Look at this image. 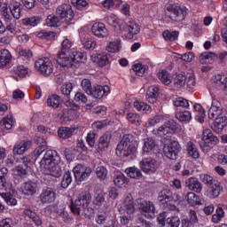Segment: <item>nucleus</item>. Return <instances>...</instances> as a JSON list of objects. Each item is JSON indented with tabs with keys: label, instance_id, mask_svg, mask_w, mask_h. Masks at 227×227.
<instances>
[{
	"label": "nucleus",
	"instance_id": "79ce46f5",
	"mask_svg": "<svg viewBox=\"0 0 227 227\" xmlns=\"http://www.w3.org/2000/svg\"><path fill=\"white\" fill-rule=\"evenodd\" d=\"M169 203V208L170 210H178V205L182 203V200H180V196L176 193L171 194L170 192V201Z\"/></svg>",
	"mask_w": 227,
	"mask_h": 227
},
{
	"label": "nucleus",
	"instance_id": "09e8293b",
	"mask_svg": "<svg viewBox=\"0 0 227 227\" xmlns=\"http://www.w3.org/2000/svg\"><path fill=\"white\" fill-rule=\"evenodd\" d=\"M9 192L0 193V196L4 200L5 203H7L10 207H15L17 205V199L13 198V195Z\"/></svg>",
	"mask_w": 227,
	"mask_h": 227
},
{
	"label": "nucleus",
	"instance_id": "864d4df0",
	"mask_svg": "<svg viewBox=\"0 0 227 227\" xmlns=\"http://www.w3.org/2000/svg\"><path fill=\"white\" fill-rule=\"evenodd\" d=\"M95 173L98 180L104 181L106 178H107V168L104 166L97 167Z\"/></svg>",
	"mask_w": 227,
	"mask_h": 227
},
{
	"label": "nucleus",
	"instance_id": "c756f323",
	"mask_svg": "<svg viewBox=\"0 0 227 227\" xmlns=\"http://www.w3.org/2000/svg\"><path fill=\"white\" fill-rule=\"evenodd\" d=\"M133 106H134L135 109H137V111H139L140 113H143L144 114H148L152 113V107L150 106V105H148L143 101L136 100V101H134Z\"/></svg>",
	"mask_w": 227,
	"mask_h": 227
},
{
	"label": "nucleus",
	"instance_id": "e433bc0d",
	"mask_svg": "<svg viewBox=\"0 0 227 227\" xmlns=\"http://www.w3.org/2000/svg\"><path fill=\"white\" fill-rule=\"evenodd\" d=\"M12 60V54L8 50L0 51V67H6Z\"/></svg>",
	"mask_w": 227,
	"mask_h": 227
},
{
	"label": "nucleus",
	"instance_id": "e2e57ef3",
	"mask_svg": "<svg viewBox=\"0 0 227 227\" xmlns=\"http://www.w3.org/2000/svg\"><path fill=\"white\" fill-rule=\"evenodd\" d=\"M162 35L165 40H169L170 42H174V40L178 38V32L176 31L170 32L169 30H167L164 31Z\"/></svg>",
	"mask_w": 227,
	"mask_h": 227
},
{
	"label": "nucleus",
	"instance_id": "8fccbe9b",
	"mask_svg": "<svg viewBox=\"0 0 227 227\" xmlns=\"http://www.w3.org/2000/svg\"><path fill=\"white\" fill-rule=\"evenodd\" d=\"M74 133V129L62 127L58 130L59 137H61L62 139H68V137H72V134Z\"/></svg>",
	"mask_w": 227,
	"mask_h": 227
},
{
	"label": "nucleus",
	"instance_id": "4468645a",
	"mask_svg": "<svg viewBox=\"0 0 227 227\" xmlns=\"http://www.w3.org/2000/svg\"><path fill=\"white\" fill-rule=\"evenodd\" d=\"M91 33L97 38H107L109 36V30H107V27L102 22L94 23L91 27Z\"/></svg>",
	"mask_w": 227,
	"mask_h": 227
},
{
	"label": "nucleus",
	"instance_id": "423d86ee",
	"mask_svg": "<svg viewBox=\"0 0 227 227\" xmlns=\"http://www.w3.org/2000/svg\"><path fill=\"white\" fill-rule=\"evenodd\" d=\"M135 205L140 214L145 216L146 219H153V217H155V204H153V202L138 199L136 200Z\"/></svg>",
	"mask_w": 227,
	"mask_h": 227
},
{
	"label": "nucleus",
	"instance_id": "a211bd4d",
	"mask_svg": "<svg viewBox=\"0 0 227 227\" xmlns=\"http://www.w3.org/2000/svg\"><path fill=\"white\" fill-rule=\"evenodd\" d=\"M221 191H223L221 183L219 181H213L212 184L208 186L206 194L207 198L215 199L217 198L219 194H221Z\"/></svg>",
	"mask_w": 227,
	"mask_h": 227
},
{
	"label": "nucleus",
	"instance_id": "3c124183",
	"mask_svg": "<svg viewBox=\"0 0 227 227\" xmlns=\"http://www.w3.org/2000/svg\"><path fill=\"white\" fill-rule=\"evenodd\" d=\"M173 104L175 107H183L184 109H189V100L184 98L179 97L173 99Z\"/></svg>",
	"mask_w": 227,
	"mask_h": 227
},
{
	"label": "nucleus",
	"instance_id": "c9c22d12",
	"mask_svg": "<svg viewBox=\"0 0 227 227\" xmlns=\"http://www.w3.org/2000/svg\"><path fill=\"white\" fill-rule=\"evenodd\" d=\"M158 77L162 84H165L166 86H169V84L173 82V76H171V74L168 71L162 70L158 74Z\"/></svg>",
	"mask_w": 227,
	"mask_h": 227
},
{
	"label": "nucleus",
	"instance_id": "6e6552de",
	"mask_svg": "<svg viewBox=\"0 0 227 227\" xmlns=\"http://www.w3.org/2000/svg\"><path fill=\"white\" fill-rule=\"evenodd\" d=\"M35 67L37 72H40L43 75H51L54 72V65L49 58H41L35 63Z\"/></svg>",
	"mask_w": 227,
	"mask_h": 227
},
{
	"label": "nucleus",
	"instance_id": "4be33fe9",
	"mask_svg": "<svg viewBox=\"0 0 227 227\" xmlns=\"http://www.w3.org/2000/svg\"><path fill=\"white\" fill-rule=\"evenodd\" d=\"M212 84L216 90H226L227 88V78L221 74H215L212 77Z\"/></svg>",
	"mask_w": 227,
	"mask_h": 227
},
{
	"label": "nucleus",
	"instance_id": "37998d69",
	"mask_svg": "<svg viewBox=\"0 0 227 227\" xmlns=\"http://www.w3.org/2000/svg\"><path fill=\"white\" fill-rule=\"evenodd\" d=\"M158 200L160 203H169V201H171V192L169 191V189L165 188L163 189L158 196Z\"/></svg>",
	"mask_w": 227,
	"mask_h": 227
},
{
	"label": "nucleus",
	"instance_id": "0eeeda50",
	"mask_svg": "<svg viewBox=\"0 0 227 227\" xmlns=\"http://www.w3.org/2000/svg\"><path fill=\"white\" fill-rule=\"evenodd\" d=\"M163 153L165 157L171 160L178 159V153L180 152V144L175 140L164 141Z\"/></svg>",
	"mask_w": 227,
	"mask_h": 227
},
{
	"label": "nucleus",
	"instance_id": "412c9836",
	"mask_svg": "<svg viewBox=\"0 0 227 227\" xmlns=\"http://www.w3.org/2000/svg\"><path fill=\"white\" fill-rule=\"evenodd\" d=\"M187 76L184 72L176 73L173 80L174 90H182L185 86Z\"/></svg>",
	"mask_w": 227,
	"mask_h": 227
},
{
	"label": "nucleus",
	"instance_id": "f8f14e48",
	"mask_svg": "<svg viewBox=\"0 0 227 227\" xmlns=\"http://www.w3.org/2000/svg\"><path fill=\"white\" fill-rule=\"evenodd\" d=\"M41 203L49 204L56 201V190L52 188H43L39 196Z\"/></svg>",
	"mask_w": 227,
	"mask_h": 227
},
{
	"label": "nucleus",
	"instance_id": "393cba45",
	"mask_svg": "<svg viewBox=\"0 0 227 227\" xmlns=\"http://www.w3.org/2000/svg\"><path fill=\"white\" fill-rule=\"evenodd\" d=\"M38 189V185L35 182L27 181L26 182L22 187L21 191L27 196H33V194H36V190Z\"/></svg>",
	"mask_w": 227,
	"mask_h": 227
},
{
	"label": "nucleus",
	"instance_id": "6ab92c4d",
	"mask_svg": "<svg viewBox=\"0 0 227 227\" xmlns=\"http://www.w3.org/2000/svg\"><path fill=\"white\" fill-rule=\"evenodd\" d=\"M57 63L60 67H72L74 59L67 54V51H60L57 57Z\"/></svg>",
	"mask_w": 227,
	"mask_h": 227
},
{
	"label": "nucleus",
	"instance_id": "c03bdc74",
	"mask_svg": "<svg viewBox=\"0 0 227 227\" xmlns=\"http://www.w3.org/2000/svg\"><path fill=\"white\" fill-rule=\"evenodd\" d=\"M82 46L87 49L93 51L97 47V41L91 37H83L82 38Z\"/></svg>",
	"mask_w": 227,
	"mask_h": 227
},
{
	"label": "nucleus",
	"instance_id": "f257e3e1",
	"mask_svg": "<svg viewBox=\"0 0 227 227\" xmlns=\"http://www.w3.org/2000/svg\"><path fill=\"white\" fill-rule=\"evenodd\" d=\"M39 164L41 171L43 172L45 176H55V178H59L63 173L61 157L58 152L54 150L46 151Z\"/></svg>",
	"mask_w": 227,
	"mask_h": 227
},
{
	"label": "nucleus",
	"instance_id": "6e6d98bb",
	"mask_svg": "<svg viewBox=\"0 0 227 227\" xmlns=\"http://www.w3.org/2000/svg\"><path fill=\"white\" fill-rule=\"evenodd\" d=\"M13 73L20 77H26L29 74V69L24 66H18L13 67Z\"/></svg>",
	"mask_w": 227,
	"mask_h": 227
},
{
	"label": "nucleus",
	"instance_id": "dca6fc26",
	"mask_svg": "<svg viewBox=\"0 0 227 227\" xmlns=\"http://www.w3.org/2000/svg\"><path fill=\"white\" fill-rule=\"evenodd\" d=\"M140 168L144 173H155L157 171V168H159V165L157 164V161L152 158H146L140 161Z\"/></svg>",
	"mask_w": 227,
	"mask_h": 227
},
{
	"label": "nucleus",
	"instance_id": "052dcab7",
	"mask_svg": "<svg viewBox=\"0 0 227 227\" xmlns=\"http://www.w3.org/2000/svg\"><path fill=\"white\" fill-rule=\"evenodd\" d=\"M166 223L168 227H179L180 226V217L174 215L168 217L166 219Z\"/></svg>",
	"mask_w": 227,
	"mask_h": 227
},
{
	"label": "nucleus",
	"instance_id": "0e129e2a",
	"mask_svg": "<svg viewBox=\"0 0 227 227\" xmlns=\"http://www.w3.org/2000/svg\"><path fill=\"white\" fill-rule=\"evenodd\" d=\"M81 86L83 91L87 93V95H90L93 90V87H91V82L88 79H83L81 82Z\"/></svg>",
	"mask_w": 227,
	"mask_h": 227
},
{
	"label": "nucleus",
	"instance_id": "9b49d317",
	"mask_svg": "<svg viewBox=\"0 0 227 227\" xmlns=\"http://www.w3.org/2000/svg\"><path fill=\"white\" fill-rule=\"evenodd\" d=\"M187 17V7L174 6L170 10V19L176 22H182Z\"/></svg>",
	"mask_w": 227,
	"mask_h": 227
},
{
	"label": "nucleus",
	"instance_id": "bf43d9fd",
	"mask_svg": "<svg viewBox=\"0 0 227 227\" xmlns=\"http://www.w3.org/2000/svg\"><path fill=\"white\" fill-rule=\"evenodd\" d=\"M73 59V63H82L86 61V55L81 51H74L71 57Z\"/></svg>",
	"mask_w": 227,
	"mask_h": 227
},
{
	"label": "nucleus",
	"instance_id": "ea45409f",
	"mask_svg": "<svg viewBox=\"0 0 227 227\" xmlns=\"http://www.w3.org/2000/svg\"><path fill=\"white\" fill-rule=\"evenodd\" d=\"M124 209L128 215H132L134 212H136V207H134V201L132 200V197H127L124 201Z\"/></svg>",
	"mask_w": 227,
	"mask_h": 227
},
{
	"label": "nucleus",
	"instance_id": "aec40b11",
	"mask_svg": "<svg viewBox=\"0 0 227 227\" xmlns=\"http://www.w3.org/2000/svg\"><path fill=\"white\" fill-rule=\"evenodd\" d=\"M31 145L32 143L29 140H23L19 144L15 145L13 147L14 155L24 154L26 152H27V150H29V148H31Z\"/></svg>",
	"mask_w": 227,
	"mask_h": 227
},
{
	"label": "nucleus",
	"instance_id": "4d7b16f0",
	"mask_svg": "<svg viewBox=\"0 0 227 227\" xmlns=\"http://www.w3.org/2000/svg\"><path fill=\"white\" fill-rule=\"evenodd\" d=\"M125 172L130 178H141V176H143V174L139 168H126Z\"/></svg>",
	"mask_w": 227,
	"mask_h": 227
},
{
	"label": "nucleus",
	"instance_id": "49530a36",
	"mask_svg": "<svg viewBox=\"0 0 227 227\" xmlns=\"http://www.w3.org/2000/svg\"><path fill=\"white\" fill-rule=\"evenodd\" d=\"M47 104L50 107L58 109V107L61 106V98L58 95H52L50 98H48Z\"/></svg>",
	"mask_w": 227,
	"mask_h": 227
},
{
	"label": "nucleus",
	"instance_id": "5fc2aeb1",
	"mask_svg": "<svg viewBox=\"0 0 227 227\" xmlns=\"http://www.w3.org/2000/svg\"><path fill=\"white\" fill-rule=\"evenodd\" d=\"M72 90H74V84L70 82H64L60 87V92L62 95H65V97H69L70 93H72Z\"/></svg>",
	"mask_w": 227,
	"mask_h": 227
},
{
	"label": "nucleus",
	"instance_id": "58836bf2",
	"mask_svg": "<svg viewBox=\"0 0 227 227\" xmlns=\"http://www.w3.org/2000/svg\"><path fill=\"white\" fill-rule=\"evenodd\" d=\"M10 10L14 19H17V20L20 19V13H21L20 3L12 1L10 4Z\"/></svg>",
	"mask_w": 227,
	"mask_h": 227
},
{
	"label": "nucleus",
	"instance_id": "f3484780",
	"mask_svg": "<svg viewBox=\"0 0 227 227\" xmlns=\"http://www.w3.org/2000/svg\"><path fill=\"white\" fill-rule=\"evenodd\" d=\"M109 93H111V89L109 88V86L97 85L94 87V89H92L91 93H90L89 95H90V97H93L94 98H102V97H107Z\"/></svg>",
	"mask_w": 227,
	"mask_h": 227
},
{
	"label": "nucleus",
	"instance_id": "680f3d73",
	"mask_svg": "<svg viewBox=\"0 0 227 227\" xmlns=\"http://www.w3.org/2000/svg\"><path fill=\"white\" fill-rule=\"evenodd\" d=\"M71 184H72V174L69 171H67L63 176L61 187H63V189H67V187H68V185H70Z\"/></svg>",
	"mask_w": 227,
	"mask_h": 227
},
{
	"label": "nucleus",
	"instance_id": "b1692460",
	"mask_svg": "<svg viewBox=\"0 0 227 227\" xmlns=\"http://www.w3.org/2000/svg\"><path fill=\"white\" fill-rule=\"evenodd\" d=\"M186 186L190 191H193L194 192H200L203 190V186L198 178L190 177L185 181Z\"/></svg>",
	"mask_w": 227,
	"mask_h": 227
},
{
	"label": "nucleus",
	"instance_id": "ddd939ff",
	"mask_svg": "<svg viewBox=\"0 0 227 227\" xmlns=\"http://www.w3.org/2000/svg\"><path fill=\"white\" fill-rule=\"evenodd\" d=\"M153 134L154 136H159L166 142L171 141V136H173V129H171V126L164 124L157 129H153Z\"/></svg>",
	"mask_w": 227,
	"mask_h": 227
},
{
	"label": "nucleus",
	"instance_id": "39448f33",
	"mask_svg": "<svg viewBox=\"0 0 227 227\" xmlns=\"http://www.w3.org/2000/svg\"><path fill=\"white\" fill-rule=\"evenodd\" d=\"M90 202L91 194H90V192H83L71 203V211L74 215H81V212H84Z\"/></svg>",
	"mask_w": 227,
	"mask_h": 227
},
{
	"label": "nucleus",
	"instance_id": "a878e982",
	"mask_svg": "<svg viewBox=\"0 0 227 227\" xmlns=\"http://www.w3.org/2000/svg\"><path fill=\"white\" fill-rule=\"evenodd\" d=\"M145 98L150 104H155L159 98V88L157 86H151L146 91Z\"/></svg>",
	"mask_w": 227,
	"mask_h": 227
},
{
	"label": "nucleus",
	"instance_id": "20e7f679",
	"mask_svg": "<svg viewBox=\"0 0 227 227\" xmlns=\"http://www.w3.org/2000/svg\"><path fill=\"white\" fill-rule=\"evenodd\" d=\"M136 142L132 135H125L116 147L115 153L118 157H129L136 153Z\"/></svg>",
	"mask_w": 227,
	"mask_h": 227
},
{
	"label": "nucleus",
	"instance_id": "338daca9",
	"mask_svg": "<svg viewBox=\"0 0 227 227\" xmlns=\"http://www.w3.org/2000/svg\"><path fill=\"white\" fill-rule=\"evenodd\" d=\"M56 33L48 31V32H39L37 34V38H43L45 40H54Z\"/></svg>",
	"mask_w": 227,
	"mask_h": 227
},
{
	"label": "nucleus",
	"instance_id": "5701e85b",
	"mask_svg": "<svg viewBox=\"0 0 227 227\" xmlns=\"http://www.w3.org/2000/svg\"><path fill=\"white\" fill-rule=\"evenodd\" d=\"M91 61L97 63L98 67H106V65H109V57L106 52L97 53L91 56Z\"/></svg>",
	"mask_w": 227,
	"mask_h": 227
},
{
	"label": "nucleus",
	"instance_id": "c85d7f7f",
	"mask_svg": "<svg viewBox=\"0 0 227 227\" xmlns=\"http://www.w3.org/2000/svg\"><path fill=\"white\" fill-rule=\"evenodd\" d=\"M5 30L12 33V35H19L20 33V28L17 26V21L12 18H11V20H5Z\"/></svg>",
	"mask_w": 227,
	"mask_h": 227
},
{
	"label": "nucleus",
	"instance_id": "7ed1b4c3",
	"mask_svg": "<svg viewBox=\"0 0 227 227\" xmlns=\"http://www.w3.org/2000/svg\"><path fill=\"white\" fill-rule=\"evenodd\" d=\"M113 26L115 31L122 35L125 40H132L141 31L139 23H137L134 20L123 22L120 19L115 18L113 20Z\"/></svg>",
	"mask_w": 227,
	"mask_h": 227
},
{
	"label": "nucleus",
	"instance_id": "72a5a7b5",
	"mask_svg": "<svg viewBox=\"0 0 227 227\" xmlns=\"http://www.w3.org/2000/svg\"><path fill=\"white\" fill-rule=\"evenodd\" d=\"M187 153L192 159H200V151L192 142H188L186 145Z\"/></svg>",
	"mask_w": 227,
	"mask_h": 227
},
{
	"label": "nucleus",
	"instance_id": "a18cd8bd",
	"mask_svg": "<svg viewBox=\"0 0 227 227\" xmlns=\"http://www.w3.org/2000/svg\"><path fill=\"white\" fill-rule=\"evenodd\" d=\"M0 189L8 192H14L13 184L10 181H6L4 176H0Z\"/></svg>",
	"mask_w": 227,
	"mask_h": 227
},
{
	"label": "nucleus",
	"instance_id": "69168bd1",
	"mask_svg": "<svg viewBox=\"0 0 227 227\" xmlns=\"http://www.w3.org/2000/svg\"><path fill=\"white\" fill-rule=\"evenodd\" d=\"M59 22V20L55 15H49L46 19V24L49 27H56Z\"/></svg>",
	"mask_w": 227,
	"mask_h": 227
},
{
	"label": "nucleus",
	"instance_id": "2eb2a0df",
	"mask_svg": "<svg viewBox=\"0 0 227 227\" xmlns=\"http://www.w3.org/2000/svg\"><path fill=\"white\" fill-rule=\"evenodd\" d=\"M111 133L106 132L103 134L98 142L97 151L98 153H104V152H107L109 150V145H111Z\"/></svg>",
	"mask_w": 227,
	"mask_h": 227
},
{
	"label": "nucleus",
	"instance_id": "a19ab883",
	"mask_svg": "<svg viewBox=\"0 0 227 227\" xmlns=\"http://www.w3.org/2000/svg\"><path fill=\"white\" fill-rule=\"evenodd\" d=\"M127 120L133 125H136L137 127H139L141 123H143V121L141 120V116L137 113H128L127 114Z\"/></svg>",
	"mask_w": 227,
	"mask_h": 227
},
{
	"label": "nucleus",
	"instance_id": "1a4fd4ad",
	"mask_svg": "<svg viewBox=\"0 0 227 227\" xmlns=\"http://www.w3.org/2000/svg\"><path fill=\"white\" fill-rule=\"evenodd\" d=\"M57 15L59 17V21L64 24H70L74 20V11L69 4H62L57 8Z\"/></svg>",
	"mask_w": 227,
	"mask_h": 227
},
{
	"label": "nucleus",
	"instance_id": "473e14b6",
	"mask_svg": "<svg viewBox=\"0 0 227 227\" xmlns=\"http://www.w3.org/2000/svg\"><path fill=\"white\" fill-rule=\"evenodd\" d=\"M114 182L116 187L123 189L124 187H127V184H129V179L122 173H117Z\"/></svg>",
	"mask_w": 227,
	"mask_h": 227
},
{
	"label": "nucleus",
	"instance_id": "7c9ffc66",
	"mask_svg": "<svg viewBox=\"0 0 227 227\" xmlns=\"http://www.w3.org/2000/svg\"><path fill=\"white\" fill-rule=\"evenodd\" d=\"M14 123L15 121L13 119V115L10 114L0 121V127L5 130H12V129H13Z\"/></svg>",
	"mask_w": 227,
	"mask_h": 227
},
{
	"label": "nucleus",
	"instance_id": "cd10ccee",
	"mask_svg": "<svg viewBox=\"0 0 227 227\" xmlns=\"http://www.w3.org/2000/svg\"><path fill=\"white\" fill-rule=\"evenodd\" d=\"M120 49H121V40L114 39L107 42L106 43V51L108 52L116 53L120 52Z\"/></svg>",
	"mask_w": 227,
	"mask_h": 227
},
{
	"label": "nucleus",
	"instance_id": "4c0bfd02",
	"mask_svg": "<svg viewBox=\"0 0 227 227\" xmlns=\"http://www.w3.org/2000/svg\"><path fill=\"white\" fill-rule=\"evenodd\" d=\"M186 200L192 207H196V205H201V200L196 193L190 192L186 195Z\"/></svg>",
	"mask_w": 227,
	"mask_h": 227
},
{
	"label": "nucleus",
	"instance_id": "f704fd0d",
	"mask_svg": "<svg viewBox=\"0 0 227 227\" xmlns=\"http://www.w3.org/2000/svg\"><path fill=\"white\" fill-rule=\"evenodd\" d=\"M176 118L181 123H189L192 120V114L190 111H182L176 114Z\"/></svg>",
	"mask_w": 227,
	"mask_h": 227
},
{
	"label": "nucleus",
	"instance_id": "774afa93",
	"mask_svg": "<svg viewBox=\"0 0 227 227\" xmlns=\"http://www.w3.org/2000/svg\"><path fill=\"white\" fill-rule=\"evenodd\" d=\"M72 47H74V41L68 38H66L62 41L61 51H63L64 52H67V51L72 49Z\"/></svg>",
	"mask_w": 227,
	"mask_h": 227
},
{
	"label": "nucleus",
	"instance_id": "9d476101",
	"mask_svg": "<svg viewBox=\"0 0 227 227\" xmlns=\"http://www.w3.org/2000/svg\"><path fill=\"white\" fill-rule=\"evenodd\" d=\"M91 168L78 164L73 168V173L78 182H84L88 180L91 175Z\"/></svg>",
	"mask_w": 227,
	"mask_h": 227
},
{
	"label": "nucleus",
	"instance_id": "de8ad7c7",
	"mask_svg": "<svg viewBox=\"0 0 227 227\" xmlns=\"http://www.w3.org/2000/svg\"><path fill=\"white\" fill-rule=\"evenodd\" d=\"M40 22H42V18L38 16L25 18L22 20V24L24 26H31L32 27H35L36 25L40 24Z\"/></svg>",
	"mask_w": 227,
	"mask_h": 227
},
{
	"label": "nucleus",
	"instance_id": "13d9d810",
	"mask_svg": "<svg viewBox=\"0 0 227 227\" xmlns=\"http://www.w3.org/2000/svg\"><path fill=\"white\" fill-rule=\"evenodd\" d=\"M133 70L137 75H139L140 77H142V75H145V73L146 72V70H148V67L145 65L137 63L133 66Z\"/></svg>",
	"mask_w": 227,
	"mask_h": 227
},
{
	"label": "nucleus",
	"instance_id": "603ef678",
	"mask_svg": "<svg viewBox=\"0 0 227 227\" xmlns=\"http://www.w3.org/2000/svg\"><path fill=\"white\" fill-rule=\"evenodd\" d=\"M164 120V117L162 115H155L148 119V121L145 123V127L147 129H150L151 127H155V125H158V123H160Z\"/></svg>",
	"mask_w": 227,
	"mask_h": 227
},
{
	"label": "nucleus",
	"instance_id": "bb28decb",
	"mask_svg": "<svg viewBox=\"0 0 227 227\" xmlns=\"http://www.w3.org/2000/svg\"><path fill=\"white\" fill-rule=\"evenodd\" d=\"M157 148V144L153 138L147 137L144 139V146L142 147L144 153H153Z\"/></svg>",
	"mask_w": 227,
	"mask_h": 227
},
{
	"label": "nucleus",
	"instance_id": "2f4dec72",
	"mask_svg": "<svg viewBox=\"0 0 227 227\" xmlns=\"http://www.w3.org/2000/svg\"><path fill=\"white\" fill-rule=\"evenodd\" d=\"M202 141H204L206 145H208L210 143H217L219 139H217V137L214 136L210 129H206L202 133Z\"/></svg>",
	"mask_w": 227,
	"mask_h": 227
},
{
	"label": "nucleus",
	"instance_id": "f03ea898",
	"mask_svg": "<svg viewBox=\"0 0 227 227\" xmlns=\"http://www.w3.org/2000/svg\"><path fill=\"white\" fill-rule=\"evenodd\" d=\"M207 116L209 120H215L212 126L214 132L221 134L227 124V117L224 116L221 101L216 98L212 100L211 106L207 111Z\"/></svg>",
	"mask_w": 227,
	"mask_h": 227
}]
</instances>
